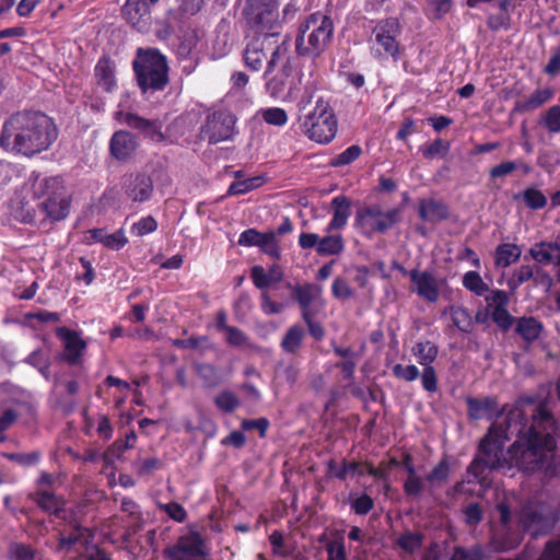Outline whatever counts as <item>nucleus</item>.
Segmentation results:
<instances>
[{"label": "nucleus", "mask_w": 560, "mask_h": 560, "mask_svg": "<svg viewBox=\"0 0 560 560\" xmlns=\"http://www.w3.org/2000/svg\"><path fill=\"white\" fill-rule=\"evenodd\" d=\"M485 552L481 546L471 548L456 547L450 560H482Z\"/></svg>", "instance_id": "52"}, {"label": "nucleus", "mask_w": 560, "mask_h": 560, "mask_svg": "<svg viewBox=\"0 0 560 560\" xmlns=\"http://www.w3.org/2000/svg\"><path fill=\"white\" fill-rule=\"evenodd\" d=\"M328 560H348L346 548L342 541H330L327 544Z\"/></svg>", "instance_id": "64"}, {"label": "nucleus", "mask_w": 560, "mask_h": 560, "mask_svg": "<svg viewBox=\"0 0 560 560\" xmlns=\"http://www.w3.org/2000/svg\"><path fill=\"white\" fill-rule=\"evenodd\" d=\"M257 247L275 259L280 257L281 249L275 231L262 233Z\"/></svg>", "instance_id": "41"}, {"label": "nucleus", "mask_w": 560, "mask_h": 560, "mask_svg": "<svg viewBox=\"0 0 560 560\" xmlns=\"http://www.w3.org/2000/svg\"><path fill=\"white\" fill-rule=\"evenodd\" d=\"M138 143L132 133L125 130L116 131L109 141V151L119 162H126L136 153Z\"/></svg>", "instance_id": "24"}, {"label": "nucleus", "mask_w": 560, "mask_h": 560, "mask_svg": "<svg viewBox=\"0 0 560 560\" xmlns=\"http://www.w3.org/2000/svg\"><path fill=\"white\" fill-rule=\"evenodd\" d=\"M393 374L396 377L401 378L406 382H412L418 378L420 373H419L418 368L413 364H410V365L395 364L393 366Z\"/></svg>", "instance_id": "58"}, {"label": "nucleus", "mask_w": 560, "mask_h": 560, "mask_svg": "<svg viewBox=\"0 0 560 560\" xmlns=\"http://www.w3.org/2000/svg\"><path fill=\"white\" fill-rule=\"evenodd\" d=\"M223 331L226 334V341L235 347L247 345V337L245 334L234 326L222 325Z\"/></svg>", "instance_id": "60"}, {"label": "nucleus", "mask_w": 560, "mask_h": 560, "mask_svg": "<svg viewBox=\"0 0 560 560\" xmlns=\"http://www.w3.org/2000/svg\"><path fill=\"white\" fill-rule=\"evenodd\" d=\"M401 34V26L397 19L389 18L380 21L372 31L371 54L378 60L400 57V44L398 38Z\"/></svg>", "instance_id": "8"}, {"label": "nucleus", "mask_w": 560, "mask_h": 560, "mask_svg": "<svg viewBox=\"0 0 560 560\" xmlns=\"http://www.w3.org/2000/svg\"><path fill=\"white\" fill-rule=\"evenodd\" d=\"M250 277L256 288L265 289L271 283L280 282L283 278V271L280 266L273 264L268 271L261 266H254L250 270Z\"/></svg>", "instance_id": "29"}, {"label": "nucleus", "mask_w": 560, "mask_h": 560, "mask_svg": "<svg viewBox=\"0 0 560 560\" xmlns=\"http://www.w3.org/2000/svg\"><path fill=\"white\" fill-rule=\"evenodd\" d=\"M197 374L202 378L208 386H214L219 382L217 370L213 365L208 363H200L196 365Z\"/></svg>", "instance_id": "57"}, {"label": "nucleus", "mask_w": 560, "mask_h": 560, "mask_svg": "<svg viewBox=\"0 0 560 560\" xmlns=\"http://www.w3.org/2000/svg\"><path fill=\"white\" fill-rule=\"evenodd\" d=\"M116 115L118 120L128 125L131 128L140 130L142 133H144L153 141L160 142L164 140V135L162 132V122L160 120H149L131 113L124 114L121 112H118Z\"/></svg>", "instance_id": "23"}, {"label": "nucleus", "mask_w": 560, "mask_h": 560, "mask_svg": "<svg viewBox=\"0 0 560 560\" xmlns=\"http://www.w3.org/2000/svg\"><path fill=\"white\" fill-rule=\"evenodd\" d=\"M492 320L502 329L509 330L513 325V316L509 313L508 307H495L491 310Z\"/></svg>", "instance_id": "55"}, {"label": "nucleus", "mask_w": 560, "mask_h": 560, "mask_svg": "<svg viewBox=\"0 0 560 560\" xmlns=\"http://www.w3.org/2000/svg\"><path fill=\"white\" fill-rule=\"evenodd\" d=\"M488 306L490 310H494L495 307H508L510 298L509 294L503 290H492L490 294L486 298Z\"/></svg>", "instance_id": "61"}, {"label": "nucleus", "mask_w": 560, "mask_h": 560, "mask_svg": "<svg viewBox=\"0 0 560 560\" xmlns=\"http://www.w3.org/2000/svg\"><path fill=\"white\" fill-rule=\"evenodd\" d=\"M156 229L158 221L152 215H147L135 222L130 228V232L135 236L142 237L153 233Z\"/></svg>", "instance_id": "45"}, {"label": "nucleus", "mask_w": 560, "mask_h": 560, "mask_svg": "<svg viewBox=\"0 0 560 560\" xmlns=\"http://www.w3.org/2000/svg\"><path fill=\"white\" fill-rule=\"evenodd\" d=\"M334 34L331 19L316 12L310 14L299 25L295 39V50L300 56L316 58L329 46Z\"/></svg>", "instance_id": "5"}, {"label": "nucleus", "mask_w": 560, "mask_h": 560, "mask_svg": "<svg viewBox=\"0 0 560 560\" xmlns=\"http://www.w3.org/2000/svg\"><path fill=\"white\" fill-rule=\"evenodd\" d=\"M167 560H206L207 547L202 536L197 532L182 535L163 550Z\"/></svg>", "instance_id": "13"}, {"label": "nucleus", "mask_w": 560, "mask_h": 560, "mask_svg": "<svg viewBox=\"0 0 560 560\" xmlns=\"http://www.w3.org/2000/svg\"><path fill=\"white\" fill-rule=\"evenodd\" d=\"M552 96L553 90L550 88L538 89L527 98L516 102L514 110L518 113L533 112L548 103Z\"/></svg>", "instance_id": "31"}, {"label": "nucleus", "mask_w": 560, "mask_h": 560, "mask_svg": "<svg viewBox=\"0 0 560 560\" xmlns=\"http://www.w3.org/2000/svg\"><path fill=\"white\" fill-rule=\"evenodd\" d=\"M518 521L533 536L542 535L553 528L558 522V512L549 503L529 501L522 506Z\"/></svg>", "instance_id": "10"}, {"label": "nucleus", "mask_w": 560, "mask_h": 560, "mask_svg": "<svg viewBox=\"0 0 560 560\" xmlns=\"http://www.w3.org/2000/svg\"><path fill=\"white\" fill-rule=\"evenodd\" d=\"M345 248V241L341 234H331L319 237L316 253L319 256L339 255Z\"/></svg>", "instance_id": "36"}, {"label": "nucleus", "mask_w": 560, "mask_h": 560, "mask_svg": "<svg viewBox=\"0 0 560 560\" xmlns=\"http://www.w3.org/2000/svg\"><path fill=\"white\" fill-rule=\"evenodd\" d=\"M450 151V143L442 139L434 140L422 153L425 159L444 158Z\"/></svg>", "instance_id": "54"}, {"label": "nucleus", "mask_w": 560, "mask_h": 560, "mask_svg": "<svg viewBox=\"0 0 560 560\" xmlns=\"http://www.w3.org/2000/svg\"><path fill=\"white\" fill-rule=\"evenodd\" d=\"M23 189L26 195H32V199L42 200L38 208L45 219L57 222L69 215L71 195L62 177L43 176L38 172H32L23 182Z\"/></svg>", "instance_id": "3"}, {"label": "nucleus", "mask_w": 560, "mask_h": 560, "mask_svg": "<svg viewBox=\"0 0 560 560\" xmlns=\"http://www.w3.org/2000/svg\"><path fill=\"white\" fill-rule=\"evenodd\" d=\"M235 117L228 112H215L208 116L203 127L209 142L218 143L231 139L234 132Z\"/></svg>", "instance_id": "17"}, {"label": "nucleus", "mask_w": 560, "mask_h": 560, "mask_svg": "<svg viewBox=\"0 0 560 560\" xmlns=\"http://www.w3.org/2000/svg\"><path fill=\"white\" fill-rule=\"evenodd\" d=\"M132 67L143 93L164 90L168 83L166 57L158 49H138Z\"/></svg>", "instance_id": "6"}, {"label": "nucleus", "mask_w": 560, "mask_h": 560, "mask_svg": "<svg viewBox=\"0 0 560 560\" xmlns=\"http://www.w3.org/2000/svg\"><path fill=\"white\" fill-rule=\"evenodd\" d=\"M522 256V248L513 243L500 244L494 252V265L498 268H508Z\"/></svg>", "instance_id": "32"}, {"label": "nucleus", "mask_w": 560, "mask_h": 560, "mask_svg": "<svg viewBox=\"0 0 560 560\" xmlns=\"http://www.w3.org/2000/svg\"><path fill=\"white\" fill-rule=\"evenodd\" d=\"M262 184H264V179H262V177H259V176L233 182L228 189V195H230V196L244 195V194H247V192L260 187Z\"/></svg>", "instance_id": "43"}, {"label": "nucleus", "mask_w": 560, "mask_h": 560, "mask_svg": "<svg viewBox=\"0 0 560 560\" xmlns=\"http://www.w3.org/2000/svg\"><path fill=\"white\" fill-rule=\"evenodd\" d=\"M331 208L334 215L325 229L327 233L345 228L351 213L350 201L343 195H339L332 198Z\"/></svg>", "instance_id": "27"}, {"label": "nucleus", "mask_w": 560, "mask_h": 560, "mask_svg": "<svg viewBox=\"0 0 560 560\" xmlns=\"http://www.w3.org/2000/svg\"><path fill=\"white\" fill-rule=\"evenodd\" d=\"M425 479L419 475L407 477L404 483V491L406 495L411 498H419L425 488Z\"/></svg>", "instance_id": "53"}, {"label": "nucleus", "mask_w": 560, "mask_h": 560, "mask_svg": "<svg viewBox=\"0 0 560 560\" xmlns=\"http://www.w3.org/2000/svg\"><path fill=\"white\" fill-rule=\"evenodd\" d=\"M448 312L453 324L460 331L468 332L471 330L474 322L469 312L465 307L459 305H452L450 306Z\"/></svg>", "instance_id": "38"}, {"label": "nucleus", "mask_w": 560, "mask_h": 560, "mask_svg": "<svg viewBox=\"0 0 560 560\" xmlns=\"http://www.w3.org/2000/svg\"><path fill=\"white\" fill-rule=\"evenodd\" d=\"M93 542V534L89 528L74 525L71 530L62 533L59 538V550L77 552L89 551V546Z\"/></svg>", "instance_id": "21"}, {"label": "nucleus", "mask_w": 560, "mask_h": 560, "mask_svg": "<svg viewBox=\"0 0 560 560\" xmlns=\"http://www.w3.org/2000/svg\"><path fill=\"white\" fill-rule=\"evenodd\" d=\"M57 138V127L47 115L25 110L3 122L0 147L9 153L32 158L49 150Z\"/></svg>", "instance_id": "2"}, {"label": "nucleus", "mask_w": 560, "mask_h": 560, "mask_svg": "<svg viewBox=\"0 0 560 560\" xmlns=\"http://www.w3.org/2000/svg\"><path fill=\"white\" fill-rule=\"evenodd\" d=\"M153 191L152 179L144 174L133 176L126 189L129 199L135 202H144L150 199Z\"/></svg>", "instance_id": "28"}, {"label": "nucleus", "mask_w": 560, "mask_h": 560, "mask_svg": "<svg viewBox=\"0 0 560 560\" xmlns=\"http://www.w3.org/2000/svg\"><path fill=\"white\" fill-rule=\"evenodd\" d=\"M293 298L302 310L303 319L315 316L324 307L323 287L320 284H298L293 288Z\"/></svg>", "instance_id": "16"}, {"label": "nucleus", "mask_w": 560, "mask_h": 560, "mask_svg": "<svg viewBox=\"0 0 560 560\" xmlns=\"http://www.w3.org/2000/svg\"><path fill=\"white\" fill-rule=\"evenodd\" d=\"M305 135L318 143H329L337 133L338 122L330 105L323 98L316 101V105L303 122Z\"/></svg>", "instance_id": "7"}, {"label": "nucleus", "mask_w": 560, "mask_h": 560, "mask_svg": "<svg viewBox=\"0 0 560 560\" xmlns=\"http://www.w3.org/2000/svg\"><path fill=\"white\" fill-rule=\"evenodd\" d=\"M262 119L272 126H284L288 122V115L283 108L270 107L261 110Z\"/></svg>", "instance_id": "51"}, {"label": "nucleus", "mask_w": 560, "mask_h": 560, "mask_svg": "<svg viewBox=\"0 0 560 560\" xmlns=\"http://www.w3.org/2000/svg\"><path fill=\"white\" fill-rule=\"evenodd\" d=\"M293 57L290 51L284 56L278 67L279 70L272 72L266 78V93L273 100L281 102H292L296 98L299 92V83L292 77Z\"/></svg>", "instance_id": "9"}, {"label": "nucleus", "mask_w": 560, "mask_h": 560, "mask_svg": "<svg viewBox=\"0 0 560 560\" xmlns=\"http://www.w3.org/2000/svg\"><path fill=\"white\" fill-rule=\"evenodd\" d=\"M463 285L478 296H482L488 290V284L477 271H467L463 277Z\"/></svg>", "instance_id": "42"}, {"label": "nucleus", "mask_w": 560, "mask_h": 560, "mask_svg": "<svg viewBox=\"0 0 560 560\" xmlns=\"http://www.w3.org/2000/svg\"><path fill=\"white\" fill-rule=\"evenodd\" d=\"M248 16L261 31L281 26L280 0H248Z\"/></svg>", "instance_id": "15"}, {"label": "nucleus", "mask_w": 560, "mask_h": 560, "mask_svg": "<svg viewBox=\"0 0 560 560\" xmlns=\"http://www.w3.org/2000/svg\"><path fill=\"white\" fill-rule=\"evenodd\" d=\"M544 329L542 324L535 317H520L516 320L515 331L526 341H536Z\"/></svg>", "instance_id": "33"}, {"label": "nucleus", "mask_w": 560, "mask_h": 560, "mask_svg": "<svg viewBox=\"0 0 560 560\" xmlns=\"http://www.w3.org/2000/svg\"><path fill=\"white\" fill-rule=\"evenodd\" d=\"M525 205L530 209H541L547 205L546 196L537 188H527L522 194Z\"/></svg>", "instance_id": "49"}, {"label": "nucleus", "mask_w": 560, "mask_h": 560, "mask_svg": "<svg viewBox=\"0 0 560 560\" xmlns=\"http://www.w3.org/2000/svg\"><path fill=\"white\" fill-rule=\"evenodd\" d=\"M128 450L125 447L124 441L117 440L115 441L103 454L104 463L109 466L115 463L116 459L120 458L124 452Z\"/></svg>", "instance_id": "59"}, {"label": "nucleus", "mask_w": 560, "mask_h": 560, "mask_svg": "<svg viewBox=\"0 0 560 560\" xmlns=\"http://www.w3.org/2000/svg\"><path fill=\"white\" fill-rule=\"evenodd\" d=\"M374 506L373 499L368 494H361L352 501L351 508L359 515L368 514Z\"/></svg>", "instance_id": "62"}, {"label": "nucleus", "mask_w": 560, "mask_h": 560, "mask_svg": "<svg viewBox=\"0 0 560 560\" xmlns=\"http://www.w3.org/2000/svg\"><path fill=\"white\" fill-rule=\"evenodd\" d=\"M304 329L300 326H292L285 332L281 347L287 353H295L302 346Z\"/></svg>", "instance_id": "37"}, {"label": "nucleus", "mask_w": 560, "mask_h": 560, "mask_svg": "<svg viewBox=\"0 0 560 560\" xmlns=\"http://www.w3.org/2000/svg\"><path fill=\"white\" fill-rule=\"evenodd\" d=\"M560 245L556 242H539L534 244L528 254L538 265L555 264L559 253Z\"/></svg>", "instance_id": "30"}, {"label": "nucleus", "mask_w": 560, "mask_h": 560, "mask_svg": "<svg viewBox=\"0 0 560 560\" xmlns=\"http://www.w3.org/2000/svg\"><path fill=\"white\" fill-rule=\"evenodd\" d=\"M505 428L491 425L478 455L467 468L466 482L489 487L493 469L518 467L525 471L549 469L556 450V421L544 409L535 415L530 405H518L506 412Z\"/></svg>", "instance_id": "1"}, {"label": "nucleus", "mask_w": 560, "mask_h": 560, "mask_svg": "<svg viewBox=\"0 0 560 560\" xmlns=\"http://www.w3.org/2000/svg\"><path fill=\"white\" fill-rule=\"evenodd\" d=\"M400 219L399 209L383 211L380 206L373 205L358 210L355 225L368 236L375 233H385Z\"/></svg>", "instance_id": "11"}, {"label": "nucleus", "mask_w": 560, "mask_h": 560, "mask_svg": "<svg viewBox=\"0 0 560 560\" xmlns=\"http://www.w3.org/2000/svg\"><path fill=\"white\" fill-rule=\"evenodd\" d=\"M35 551L31 546L11 542L8 548V560H34Z\"/></svg>", "instance_id": "44"}, {"label": "nucleus", "mask_w": 560, "mask_h": 560, "mask_svg": "<svg viewBox=\"0 0 560 560\" xmlns=\"http://www.w3.org/2000/svg\"><path fill=\"white\" fill-rule=\"evenodd\" d=\"M35 501L45 512L61 517L65 506V501L61 498H58L54 493L47 491H38L36 493Z\"/></svg>", "instance_id": "35"}, {"label": "nucleus", "mask_w": 560, "mask_h": 560, "mask_svg": "<svg viewBox=\"0 0 560 560\" xmlns=\"http://www.w3.org/2000/svg\"><path fill=\"white\" fill-rule=\"evenodd\" d=\"M422 544L423 535L418 532H406L401 534L396 540V545L408 553H413L420 549Z\"/></svg>", "instance_id": "40"}, {"label": "nucleus", "mask_w": 560, "mask_h": 560, "mask_svg": "<svg viewBox=\"0 0 560 560\" xmlns=\"http://www.w3.org/2000/svg\"><path fill=\"white\" fill-rule=\"evenodd\" d=\"M413 353L417 357L419 364L423 368L432 366V362L438 357V347L430 341L418 342L413 348Z\"/></svg>", "instance_id": "39"}, {"label": "nucleus", "mask_w": 560, "mask_h": 560, "mask_svg": "<svg viewBox=\"0 0 560 560\" xmlns=\"http://www.w3.org/2000/svg\"><path fill=\"white\" fill-rule=\"evenodd\" d=\"M126 21L140 32H144L151 24L149 4L145 0H127L122 7Z\"/></svg>", "instance_id": "22"}, {"label": "nucleus", "mask_w": 560, "mask_h": 560, "mask_svg": "<svg viewBox=\"0 0 560 560\" xmlns=\"http://www.w3.org/2000/svg\"><path fill=\"white\" fill-rule=\"evenodd\" d=\"M447 208L435 200H422L419 206V215L428 222H438L447 218Z\"/></svg>", "instance_id": "34"}, {"label": "nucleus", "mask_w": 560, "mask_h": 560, "mask_svg": "<svg viewBox=\"0 0 560 560\" xmlns=\"http://www.w3.org/2000/svg\"><path fill=\"white\" fill-rule=\"evenodd\" d=\"M332 295L341 301L349 300L353 296V291L349 287L348 282L342 278H336L331 284Z\"/></svg>", "instance_id": "56"}, {"label": "nucleus", "mask_w": 560, "mask_h": 560, "mask_svg": "<svg viewBox=\"0 0 560 560\" xmlns=\"http://www.w3.org/2000/svg\"><path fill=\"white\" fill-rule=\"evenodd\" d=\"M362 153V149L358 144H352L347 148L345 151L336 155L330 164L335 167L349 165L353 161H355Z\"/></svg>", "instance_id": "47"}, {"label": "nucleus", "mask_w": 560, "mask_h": 560, "mask_svg": "<svg viewBox=\"0 0 560 560\" xmlns=\"http://www.w3.org/2000/svg\"><path fill=\"white\" fill-rule=\"evenodd\" d=\"M214 404L220 410L232 412L240 406V400L232 392L224 390L217 395Z\"/></svg>", "instance_id": "50"}, {"label": "nucleus", "mask_w": 560, "mask_h": 560, "mask_svg": "<svg viewBox=\"0 0 560 560\" xmlns=\"http://www.w3.org/2000/svg\"><path fill=\"white\" fill-rule=\"evenodd\" d=\"M541 124L551 133L560 132V106H551L541 117Z\"/></svg>", "instance_id": "48"}, {"label": "nucleus", "mask_w": 560, "mask_h": 560, "mask_svg": "<svg viewBox=\"0 0 560 560\" xmlns=\"http://www.w3.org/2000/svg\"><path fill=\"white\" fill-rule=\"evenodd\" d=\"M533 280L535 285L550 287L552 279L548 272L538 265L523 264L515 268L506 279V285L511 292H515L523 283Z\"/></svg>", "instance_id": "18"}, {"label": "nucleus", "mask_w": 560, "mask_h": 560, "mask_svg": "<svg viewBox=\"0 0 560 560\" xmlns=\"http://www.w3.org/2000/svg\"><path fill=\"white\" fill-rule=\"evenodd\" d=\"M448 475L450 465L446 459H443L427 475L425 480L430 483V487H434L446 481Z\"/></svg>", "instance_id": "46"}, {"label": "nucleus", "mask_w": 560, "mask_h": 560, "mask_svg": "<svg viewBox=\"0 0 560 560\" xmlns=\"http://www.w3.org/2000/svg\"><path fill=\"white\" fill-rule=\"evenodd\" d=\"M96 84L105 92H113L117 86L116 65L108 57H102L94 68Z\"/></svg>", "instance_id": "26"}, {"label": "nucleus", "mask_w": 560, "mask_h": 560, "mask_svg": "<svg viewBox=\"0 0 560 560\" xmlns=\"http://www.w3.org/2000/svg\"><path fill=\"white\" fill-rule=\"evenodd\" d=\"M85 243L89 245L101 243L108 249L119 250L128 243V238L124 229L112 234H108L105 229H92L85 233Z\"/></svg>", "instance_id": "25"}, {"label": "nucleus", "mask_w": 560, "mask_h": 560, "mask_svg": "<svg viewBox=\"0 0 560 560\" xmlns=\"http://www.w3.org/2000/svg\"><path fill=\"white\" fill-rule=\"evenodd\" d=\"M410 291L417 294L418 298L428 302L435 303L441 295L446 280L438 278L429 270L412 269L409 273Z\"/></svg>", "instance_id": "14"}, {"label": "nucleus", "mask_w": 560, "mask_h": 560, "mask_svg": "<svg viewBox=\"0 0 560 560\" xmlns=\"http://www.w3.org/2000/svg\"><path fill=\"white\" fill-rule=\"evenodd\" d=\"M466 404L468 407V415L470 418L475 420H481V419H488L492 420L493 418L498 417L499 415L502 417V420L500 422H495L499 427L502 424L503 428H505L504 419L506 417V412H509L512 408L518 406V405H530L533 408H535V415H538L539 409H544L546 412H549L545 406L542 405H534L532 401H518L517 404L509 407L505 406L500 411L499 404L495 398L493 397H483V398H474L468 397L466 399ZM494 425V423L492 424Z\"/></svg>", "instance_id": "12"}, {"label": "nucleus", "mask_w": 560, "mask_h": 560, "mask_svg": "<svg viewBox=\"0 0 560 560\" xmlns=\"http://www.w3.org/2000/svg\"><path fill=\"white\" fill-rule=\"evenodd\" d=\"M463 513L465 516V522L470 526L479 524L482 520V510L478 503H471L467 505Z\"/></svg>", "instance_id": "63"}, {"label": "nucleus", "mask_w": 560, "mask_h": 560, "mask_svg": "<svg viewBox=\"0 0 560 560\" xmlns=\"http://www.w3.org/2000/svg\"><path fill=\"white\" fill-rule=\"evenodd\" d=\"M290 51V37L277 32L262 33L252 38L244 51L245 66L252 71H259L266 65L265 77L277 70L278 63Z\"/></svg>", "instance_id": "4"}, {"label": "nucleus", "mask_w": 560, "mask_h": 560, "mask_svg": "<svg viewBox=\"0 0 560 560\" xmlns=\"http://www.w3.org/2000/svg\"><path fill=\"white\" fill-rule=\"evenodd\" d=\"M32 195H26L23 184L15 190L13 197L9 201L10 215L18 222L31 224L35 221L36 209L30 202Z\"/></svg>", "instance_id": "20"}, {"label": "nucleus", "mask_w": 560, "mask_h": 560, "mask_svg": "<svg viewBox=\"0 0 560 560\" xmlns=\"http://www.w3.org/2000/svg\"><path fill=\"white\" fill-rule=\"evenodd\" d=\"M56 336L63 343L62 359L72 365L79 364L86 349V342L81 337V334L67 327H58Z\"/></svg>", "instance_id": "19"}]
</instances>
